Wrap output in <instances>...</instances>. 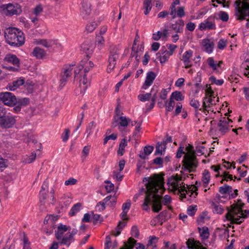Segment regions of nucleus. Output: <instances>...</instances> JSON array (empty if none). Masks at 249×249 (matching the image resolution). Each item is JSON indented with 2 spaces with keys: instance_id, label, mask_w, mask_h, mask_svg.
Wrapping results in <instances>:
<instances>
[{
  "instance_id": "f257e3e1",
  "label": "nucleus",
  "mask_w": 249,
  "mask_h": 249,
  "mask_svg": "<svg viewBox=\"0 0 249 249\" xmlns=\"http://www.w3.org/2000/svg\"><path fill=\"white\" fill-rule=\"evenodd\" d=\"M148 182L146 184V189L150 192V198L151 203H152V211L158 213L162 209L161 198L158 194V188L162 189L163 187L164 181L162 176L154 175L150 180L148 179Z\"/></svg>"
},
{
  "instance_id": "f03ea898",
  "label": "nucleus",
  "mask_w": 249,
  "mask_h": 249,
  "mask_svg": "<svg viewBox=\"0 0 249 249\" xmlns=\"http://www.w3.org/2000/svg\"><path fill=\"white\" fill-rule=\"evenodd\" d=\"M93 66L92 62L89 61L87 58H85L81 60L79 65L74 69V80L79 81L81 92H84L89 85L90 79L87 77V73Z\"/></svg>"
},
{
  "instance_id": "7ed1b4c3",
  "label": "nucleus",
  "mask_w": 249,
  "mask_h": 249,
  "mask_svg": "<svg viewBox=\"0 0 249 249\" xmlns=\"http://www.w3.org/2000/svg\"><path fill=\"white\" fill-rule=\"evenodd\" d=\"M4 37L6 42L12 46H20L24 43L23 32L17 28H7L4 32Z\"/></svg>"
},
{
  "instance_id": "20e7f679",
  "label": "nucleus",
  "mask_w": 249,
  "mask_h": 249,
  "mask_svg": "<svg viewBox=\"0 0 249 249\" xmlns=\"http://www.w3.org/2000/svg\"><path fill=\"white\" fill-rule=\"evenodd\" d=\"M180 179L178 177H172L169 178L168 180L167 184L169 186V189L173 191H178L181 194L183 197H185V195L190 193V196H192L193 194L195 193L196 197L197 195V193L196 192L197 190V188L195 186H192L190 188H187L185 186V184L182 183V185L180 183Z\"/></svg>"
},
{
  "instance_id": "39448f33",
  "label": "nucleus",
  "mask_w": 249,
  "mask_h": 249,
  "mask_svg": "<svg viewBox=\"0 0 249 249\" xmlns=\"http://www.w3.org/2000/svg\"><path fill=\"white\" fill-rule=\"evenodd\" d=\"M186 150L187 153L185 154L182 160V169L189 173L195 172L198 166V161L193 146L189 145L186 148Z\"/></svg>"
},
{
  "instance_id": "423d86ee",
  "label": "nucleus",
  "mask_w": 249,
  "mask_h": 249,
  "mask_svg": "<svg viewBox=\"0 0 249 249\" xmlns=\"http://www.w3.org/2000/svg\"><path fill=\"white\" fill-rule=\"evenodd\" d=\"M249 0H237L235 1V16L237 20H243L249 18Z\"/></svg>"
},
{
  "instance_id": "0eeeda50",
  "label": "nucleus",
  "mask_w": 249,
  "mask_h": 249,
  "mask_svg": "<svg viewBox=\"0 0 249 249\" xmlns=\"http://www.w3.org/2000/svg\"><path fill=\"white\" fill-rule=\"evenodd\" d=\"M207 94H210V97L206 96L203 99L202 107L199 109V110L205 113L206 112H209V111H213V109L212 108V107L213 105H215V103L212 98L213 93V91L211 89H207L206 90Z\"/></svg>"
},
{
  "instance_id": "6e6552de",
  "label": "nucleus",
  "mask_w": 249,
  "mask_h": 249,
  "mask_svg": "<svg viewBox=\"0 0 249 249\" xmlns=\"http://www.w3.org/2000/svg\"><path fill=\"white\" fill-rule=\"evenodd\" d=\"M73 65H66L62 69L61 72V78L60 79V86L62 88L68 81V78L72 75V71L73 69Z\"/></svg>"
},
{
  "instance_id": "1a4fd4ad",
  "label": "nucleus",
  "mask_w": 249,
  "mask_h": 249,
  "mask_svg": "<svg viewBox=\"0 0 249 249\" xmlns=\"http://www.w3.org/2000/svg\"><path fill=\"white\" fill-rule=\"evenodd\" d=\"M2 7L6 16L19 15L21 12L20 7L18 3H9L3 5Z\"/></svg>"
},
{
  "instance_id": "9d476101",
  "label": "nucleus",
  "mask_w": 249,
  "mask_h": 249,
  "mask_svg": "<svg viewBox=\"0 0 249 249\" xmlns=\"http://www.w3.org/2000/svg\"><path fill=\"white\" fill-rule=\"evenodd\" d=\"M0 101L4 105L9 106H14L17 102L16 96L12 93L5 92L0 93Z\"/></svg>"
},
{
  "instance_id": "9b49d317",
  "label": "nucleus",
  "mask_w": 249,
  "mask_h": 249,
  "mask_svg": "<svg viewBox=\"0 0 249 249\" xmlns=\"http://www.w3.org/2000/svg\"><path fill=\"white\" fill-rule=\"evenodd\" d=\"M119 56V53L117 50H113L110 52L108 59V65L107 69L108 72H110L114 69Z\"/></svg>"
},
{
  "instance_id": "f8f14e48",
  "label": "nucleus",
  "mask_w": 249,
  "mask_h": 249,
  "mask_svg": "<svg viewBox=\"0 0 249 249\" xmlns=\"http://www.w3.org/2000/svg\"><path fill=\"white\" fill-rule=\"evenodd\" d=\"M198 28L201 31L215 29L216 26L214 23V18L210 17L205 19L203 22L199 24Z\"/></svg>"
},
{
  "instance_id": "ddd939ff",
  "label": "nucleus",
  "mask_w": 249,
  "mask_h": 249,
  "mask_svg": "<svg viewBox=\"0 0 249 249\" xmlns=\"http://www.w3.org/2000/svg\"><path fill=\"white\" fill-rule=\"evenodd\" d=\"M136 246V249H145V246L140 243H137V241L134 239L130 237L127 242L124 243V246L120 249H133L134 246Z\"/></svg>"
},
{
  "instance_id": "4468645a",
  "label": "nucleus",
  "mask_w": 249,
  "mask_h": 249,
  "mask_svg": "<svg viewBox=\"0 0 249 249\" xmlns=\"http://www.w3.org/2000/svg\"><path fill=\"white\" fill-rule=\"evenodd\" d=\"M16 122V120L13 116H4L0 117V125L2 128H10Z\"/></svg>"
},
{
  "instance_id": "2eb2a0df",
  "label": "nucleus",
  "mask_w": 249,
  "mask_h": 249,
  "mask_svg": "<svg viewBox=\"0 0 249 249\" xmlns=\"http://www.w3.org/2000/svg\"><path fill=\"white\" fill-rule=\"evenodd\" d=\"M156 77V74L153 71H149L147 73L145 80L142 86V88L146 89L151 86Z\"/></svg>"
},
{
  "instance_id": "dca6fc26",
  "label": "nucleus",
  "mask_w": 249,
  "mask_h": 249,
  "mask_svg": "<svg viewBox=\"0 0 249 249\" xmlns=\"http://www.w3.org/2000/svg\"><path fill=\"white\" fill-rule=\"evenodd\" d=\"M131 119L125 116L118 117L116 120V123L118 125V129L120 131H123L124 128L126 127L130 123Z\"/></svg>"
},
{
  "instance_id": "f3484780",
  "label": "nucleus",
  "mask_w": 249,
  "mask_h": 249,
  "mask_svg": "<svg viewBox=\"0 0 249 249\" xmlns=\"http://www.w3.org/2000/svg\"><path fill=\"white\" fill-rule=\"evenodd\" d=\"M226 120H228V118H222L218 124V127H219V131L221 135H224L230 130L229 125L227 124Z\"/></svg>"
},
{
  "instance_id": "a211bd4d",
  "label": "nucleus",
  "mask_w": 249,
  "mask_h": 249,
  "mask_svg": "<svg viewBox=\"0 0 249 249\" xmlns=\"http://www.w3.org/2000/svg\"><path fill=\"white\" fill-rule=\"evenodd\" d=\"M202 45L204 48V51L208 53H211L213 52L214 46V44L213 41H211L210 39L205 38L202 40Z\"/></svg>"
},
{
  "instance_id": "6ab92c4d",
  "label": "nucleus",
  "mask_w": 249,
  "mask_h": 249,
  "mask_svg": "<svg viewBox=\"0 0 249 249\" xmlns=\"http://www.w3.org/2000/svg\"><path fill=\"white\" fill-rule=\"evenodd\" d=\"M166 212H161L151 221V224L152 225H156L158 224L161 225L166 221Z\"/></svg>"
},
{
  "instance_id": "aec40b11",
  "label": "nucleus",
  "mask_w": 249,
  "mask_h": 249,
  "mask_svg": "<svg viewBox=\"0 0 249 249\" xmlns=\"http://www.w3.org/2000/svg\"><path fill=\"white\" fill-rule=\"evenodd\" d=\"M193 55V51L191 50H188L184 53L182 55V58L181 60L183 61L184 65H185V68H189L191 67L192 65L190 64V58Z\"/></svg>"
},
{
  "instance_id": "412c9836",
  "label": "nucleus",
  "mask_w": 249,
  "mask_h": 249,
  "mask_svg": "<svg viewBox=\"0 0 249 249\" xmlns=\"http://www.w3.org/2000/svg\"><path fill=\"white\" fill-rule=\"evenodd\" d=\"M68 230H70V227H68L65 225L60 224L57 227V231H56L55 233L56 239L60 240L64 233Z\"/></svg>"
},
{
  "instance_id": "4be33fe9",
  "label": "nucleus",
  "mask_w": 249,
  "mask_h": 249,
  "mask_svg": "<svg viewBox=\"0 0 249 249\" xmlns=\"http://www.w3.org/2000/svg\"><path fill=\"white\" fill-rule=\"evenodd\" d=\"M4 60L8 63H11L14 65L19 67V60L15 54H7L4 58Z\"/></svg>"
},
{
  "instance_id": "5701e85b",
  "label": "nucleus",
  "mask_w": 249,
  "mask_h": 249,
  "mask_svg": "<svg viewBox=\"0 0 249 249\" xmlns=\"http://www.w3.org/2000/svg\"><path fill=\"white\" fill-rule=\"evenodd\" d=\"M231 210H228V212L230 213L233 216L237 215L238 214H240V217L242 218H246L247 216L244 215V213L242 211L243 205H241V207H238L233 205H232Z\"/></svg>"
},
{
  "instance_id": "b1692460",
  "label": "nucleus",
  "mask_w": 249,
  "mask_h": 249,
  "mask_svg": "<svg viewBox=\"0 0 249 249\" xmlns=\"http://www.w3.org/2000/svg\"><path fill=\"white\" fill-rule=\"evenodd\" d=\"M184 22L182 19L177 20L175 23L171 25V28L176 33H179L183 32Z\"/></svg>"
},
{
  "instance_id": "393cba45",
  "label": "nucleus",
  "mask_w": 249,
  "mask_h": 249,
  "mask_svg": "<svg viewBox=\"0 0 249 249\" xmlns=\"http://www.w3.org/2000/svg\"><path fill=\"white\" fill-rule=\"evenodd\" d=\"M82 8H81V15L83 18H86L88 16L91 12L90 4L88 2L83 1L82 2Z\"/></svg>"
},
{
  "instance_id": "a878e982",
  "label": "nucleus",
  "mask_w": 249,
  "mask_h": 249,
  "mask_svg": "<svg viewBox=\"0 0 249 249\" xmlns=\"http://www.w3.org/2000/svg\"><path fill=\"white\" fill-rule=\"evenodd\" d=\"M24 83V80L23 78H20L18 80L13 81L8 84L7 89L11 91H14L22 86Z\"/></svg>"
},
{
  "instance_id": "bb28decb",
  "label": "nucleus",
  "mask_w": 249,
  "mask_h": 249,
  "mask_svg": "<svg viewBox=\"0 0 249 249\" xmlns=\"http://www.w3.org/2000/svg\"><path fill=\"white\" fill-rule=\"evenodd\" d=\"M162 50H160V52L157 53V58L160 61L161 64L165 63L169 59V57L171 55L168 54V51L166 50L163 51L162 55H161V52Z\"/></svg>"
},
{
  "instance_id": "cd10ccee",
  "label": "nucleus",
  "mask_w": 249,
  "mask_h": 249,
  "mask_svg": "<svg viewBox=\"0 0 249 249\" xmlns=\"http://www.w3.org/2000/svg\"><path fill=\"white\" fill-rule=\"evenodd\" d=\"M32 54L36 58L42 59L45 56L46 53L43 49L36 47L34 49Z\"/></svg>"
},
{
  "instance_id": "c85d7f7f",
  "label": "nucleus",
  "mask_w": 249,
  "mask_h": 249,
  "mask_svg": "<svg viewBox=\"0 0 249 249\" xmlns=\"http://www.w3.org/2000/svg\"><path fill=\"white\" fill-rule=\"evenodd\" d=\"M188 248L190 249H200V248H205L200 245L199 242H196L194 239H189L186 242Z\"/></svg>"
},
{
  "instance_id": "c756f323",
  "label": "nucleus",
  "mask_w": 249,
  "mask_h": 249,
  "mask_svg": "<svg viewBox=\"0 0 249 249\" xmlns=\"http://www.w3.org/2000/svg\"><path fill=\"white\" fill-rule=\"evenodd\" d=\"M153 149L154 147L152 146L147 145L145 146L143 152H140L139 157L142 159H145L146 156L150 155L153 151Z\"/></svg>"
},
{
  "instance_id": "7c9ffc66",
  "label": "nucleus",
  "mask_w": 249,
  "mask_h": 249,
  "mask_svg": "<svg viewBox=\"0 0 249 249\" xmlns=\"http://www.w3.org/2000/svg\"><path fill=\"white\" fill-rule=\"evenodd\" d=\"M166 149V142H158L157 143L156 148V151L155 152V154L156 155H162L163 152L165 151V149Z\"/></svg>"
},
{
  "instance_id": "2f4dec72",
  "label": "nucleus",
  "mask_w": 249,
  "mask_h": 249,
  "mask_svg": "<svg viewBox=\"0 0 249 249\" xmlns=\"http://www.w3.org/2000/svg\"><path fill=\"white\" fill-rule=\"evenodd\" d=\"M72 239L73 238L71 237V235H70L68 232L65 235V236L61 237V239L59 240V243L61 245H66L69 247L70 245L71 241Z\"/></svg>"
},
{
  "instance_id": "473e14b6",
  "label": "nucleus",
  "mask_w": 249,
  "mask_h": 249,
  "mask_svg": "<svg viewBox=\"0 0 249 249\" xmlns=\"http://www.w3.org/2000/svg\"><path fill=\"white\" fill-rule=\"evenodd\" d=\"M149 191L148 189L146 192V196L144 199V202L142 205V209L145 211L149 210V204L151 203Z\"/></svg>"
},
{
  "instance_id": "72a5a7b5",
  "label": "nucleus",
  "mask_w": 249,
  "mask_h": 249,
  "mask_svg": "<svg viewBox=\"0 0 249 249\" xmlns=\"http://www.w3.org/2000/svg\"><path fill=\"white\" fill-rule=\"evenodd\" d=\"M225 217L228 220L231 221L233 223L240 224L243 222V221L240 220V218H242V217L240 216L239 217L235 218L229 212L225 215Z\"/></svg>"
},
{
  "instance_id": "f704fd0d",
  "label": "nucleus",
  "mask_w": 249,
  "mask_h": 249,
  "mask_svg": "<svg viewBox=\"0 0 249 249\" xmlns=\"http://www.w3.org/2000/svg\"><path fill=\"white\" fill-rule=\"evenodd\" d=\"M110 197H106L103 201H100L96 206V208L99 211H103L105 209V204H109L108 203Z\"/></svg>"
},
{
  "instance_id": "c9c22d12",
  "label": "nucleus",
  "mask_w": 249,
  "mask_h": 249,
  "mask_svg": "<svg viewBox=\"0 0 249 249\" xmlns=\"http://www.w3.org/2000/svg\"><path fill=\"white\" fill-rule=\"evenodd\" d=\"M170 98L173 100L174 99L178 101H182L184 99V96L182 95L181 92L178 91H175L172 92Z\"/></svg>"
},
{
  "instance_id": "e433bc0d",
  "label": "nucleus",
  "mask_w": 249,
  "mask_h": 249,
  "mask_svg": "<svg viewBox=\"0 0 249 249\" xmlns=\"http://www.w3.org/2000/svg\"><path fill=\"white\" fill-rule=\"evenodd\" d=\"M106 241L105 243V249H109V245L112 246L113 248H116L118 245V243L116 240H115L113 242L111 241L110 236L108 235L106 238Z\"/></svg>"
},
{
  "instance_id": "4c0bfd02",
  "label": "nucleus",
  "mask_w": 249,
  "mask_h": 249,
  "mask_svg": "<svg viewBox=\"0 0 249 249\" xmlns=\"http://www.w3.org/2000/svg\"><path fill=\"white\" fill-rule=\"evenodd\" d=\"M190 105L195 109L196 115L197 117V115L199 114L198 110H199V109L200 108H199L200 105L199 101L197 100L192 99L190 102Z\"/></svg>"
},
{
  "instance_id": "58836bf2",
  "label": "nucleus",
  "mask_w": 249,
  "mask_h": 249,
  "mask_svg": "<svg viewBox=\"0 0 249 249\" xmlns=\"http://www.w3.org/2000/svg\"><path fill=\"white\" fill-rule=\"evenodd\" d=\"M81 48L84 53L86 54L87 57H89V55L93 53V47L87 44H82Z\"/></svg>"
},
{
  "instance_id": "ea45409f",
  "label": "nucleus",
  "mask_w": 249,
  "mask_h": 249,
  "mask_svg": "<svg viewBox=\"0 0 249 249\" xmlns=\"http://www.w3.org/2000/svg\"><path fill=\"white\" fill-rule=\"evenodd\" d=\"M127 145V141L125 139H123L119 144V148L117 151L118 155L122 156L124 154V148Z\"/></svg>"
},
{
  "instance_id": "a19ab883",
  "label": "nucleus",
  "mask_w": 249,
  "mask_h": 249,
  "mask_svg": "<svg viewBox=\"0 0 249 249\" xmlns=\"http://www.w3.org/2000/svg\"><path fill=\"white\" fill-rule=\"evenodd\" d=\"M200 235L202 239H206L209 236V232L208 228L207 227H203L202 229L198 228Z\"/></svg>"
},
{
  "instance_id": "79ce46f5",
  "label": "nucleus",
  "mask_w": 249,
  "mask_h": 249,
  "mask_svg": "<svg viewBox=\"0 0 249 249\" xmlns=\"http://www.w3.org/2000/svg\"><path fill=\"white\" fill-rule=\"evenodd\" d=\"M175 104V101L170 97L169 101H166L165 103L166 110L168 112L171 111L174 107Z\"/></svg>"
},
{
  "instance_id": "37998d69",
  "label": "nucleus",
  "mask_w": 249,
  "mask_h": 249,
  "mask_svg": "<svg viewBox=\"0 0 249 249\" xmlns=\"http://www.w3.org/2000/svg\"><path fill=\"white\" fill-rule=\"evenodd\" d=\"M215 17L224 22H226L229 19V15L228 13L224 11H220L215 15Z\"/></svg>"
},
{
  "instance_id": "c03bdc74",
  "label": "nucleus",
  "mask_w": 249,
  "mask_h": 249,
  "mask_svg": "<svg viewBox=\"0 0 249 249\" xmlns=\"http://www.w3.org/2000/svg\"><path fill=\"white\" fill-rule=\"evenodd\" d=\"M232 188L231 186L228 185H224L219 189V192L222 194H230L232 192Z\"/></svg>"
},
{
  "instance_id": "a18cd8bd",
  "label": "nucleus",
  "mask_w": 249,
  "mask_h": 249,
  "mask_svg": "<svg viewBox=\"0 0 249 249\" xmlns=\"http://www.w3.org/2000/svg\"><path fill=\"white\" fill-rule=\"evenodd\" d=\"M152 8L151 0H144L143 2V8L145 9L144 13L147 15Z\"/></svg>"
},
{
  "instance_id": "49530a36",
  "label": "nucleus",
  "mask_w": 249,
  "mask_h": 249,
  "mask_svg": "<svg viewBox=\"0 0 249 249\" xmlns=\"http://www.w3.org/2000/svg\"><path fill=\"white\" fill-rule=\"evenodd\" d=\"M95 128V124L93 121L89 124L86 130V133L87 134V137H88L92 133L93 130Z\"/></svg>"
},
{
  "instance_id": "de8ad7c7",
  "label": "nucleus",
  "mask_w": 249,
  "mask_h": 249,
  "mask_svg": "<svg viewBox=\"0 0 249 249\" xmlns=\"http://www.w3.org/2000/svg\"><path fill=\"white\" fill-rule=\"evenodd\" d=\"M81 207V204L80 203H77L74 205L70 211V215L71 216L74 215L75 213L80 211Z\"/></svg>"
},
{
  "instance_id": "09e8293b",
  "label": "nucleus",
  "mask_w": 249,
  "mask_h": 249,
  "mask_svg": "<svg viewBox=\"0 0 249 249\" xmlns=\"http://www.w3.org/2000/svg\"><path fill=\"white\" fill-rule=\"evenodd\" d=\"M213 211L214 213H216L221 214L223 212V209L220 205H217L214 203H213L212 204Z\"/></svg>"
},
{
  "instance_id": "8fccbe9b",
  "label": "nucleus",
  "mask_w": 249,
  "mask_h": 249,
  "mask_svg": "<svg viewBox=\"0 0 249 249\" xmlns=\"http://www.w3.org/2000/svg\"><path fill=\"white\" fill-rule=\"evenodd\" d=\"M210 175L208 170H205L203 173L202 180L204 184H208L210 181Z\"/></svg>"
},
{
  "instance_id": "3c124183",
  "label": "nucleus",
  "mask_w": 249,
  "mask_h": 249,
  "mask_svg": "<svg viewBox=\"0 0 249 249\" xmlns=\"http://www.w3.org/2000/svg\"><path fill=\"white\" fill-rule=\"evenodd\" d=\"M23 249H31L30 247V243L28 240V239L25 234L23 233Z\"/></svg>"
},
{
  "instance_id": "603ef678",
  "label": "nucleus",
  "mask_w": 249,
  "mask_h": 249,
  "mask_svg": "<svg viewBox=\"0 0 249 249\" xmlns=\"http://www.w3.org/2000/svg\"><path fill=\"white\" fill-rule=\"evenodd\" d=\"M209 80L211 82L212 84H215L218 86H221L224 83V80L223 79H218L217 80L213 76H211L209 78Z\"/></svg>"
},
{
  "instance_id": "864d4df0",
  "label": "nucleus",
  "mask_w": 249,
  "mask_h": 249,
  "mask_svg": "<svg viewBox=\"0 0 249 249\" xmlns=\"http://www.w3.org/2000/svg\"><path fill=\"white\" fill-rule=\"evenodd\" d=\"M29 102V100L27 98H20L18 100L17 99V102L16 104H18L21 107L22 106H25L27 105Z\"/></svg>"
},
{
  "instance_id": "5fc2aeb1",
  "label": "nucleus",
  "mask_w": 249,
  "mask_h": 249,
  "mask_svg": "<svg viewBox=\"0 0 249 249\" xmlns=\"http://www.w3.org/2000/svg\"><path fill=\"white\" fill-rule=\"evenodd\" d=\"M7 166V160L0 156V172L3 171Z\"/></svg>"
},
{
  "instance_id": "6e6d98bb",
  "label": "nucleus",
  "mask_w": 249,
  "mask_h": 249,
  "mask_svg": "<svg viewBox=\"0 0 249 249\" xmlns=\"http://www.w3.org/2000/svg\"><path fill=\"white\" fill-rule=\"evenodd\" d=\"M151 96V93H146V94H140L138 96L139 99L142 101L145 102L148 101Z\"/></svg>"
},
{
  "instance_id": "4d7b16f0",
  "label": "nucleus",
  "mask_w": 249,
  "mask_h": 249,
  "mask_svg": "<svg viewBox=\"0 0 249 249\" xmlns=\"http://www.w3.org/2000/svg\"><path fill=\"white\" fill-rule=\"evenodd\" d=\"M207 62L208 65L213 70H215L217 68V64L214 60L213 57H209L207 59Z\"/></svg>"
},
{
  "instance_id": "13d9d810",
  "label": "nucleus",
  "mask_w": 249,
  "mask_h": 249,
  "mask_svg": "<svg viewBox=\"0 0 249 249\" xmlns=\"http://www.w3.org/2000/svg\"><path fill=\"white\" fill-rule=\"evenodd\" d=\"M155 90V92L154 93V94H153V95L152 97V99H151V101L152 102V105H153V104H155V102H156V99H157V94L158 93V86H156V85H154L153 88H152L151 90V92L150 93H152L153 91L154 90Z\"/></svg>"
},
{
  "instance_id": "bf43d9fd",
  "label": "nucleus",
  "mask_w": 249,
  "mask_h": 249,
  "mask_svg": "<svg viewBox=\"0 0 249 249\" xmlns=\"http://www.w3.org/2000/svg\"><path fill=\"white\" fill-rule=\"evenodd\" d=\"M227 41L224 39H220L217 44V48L220 50H223L227 45Z\"/></svg>"
},
{
  "instance_id": "052dcab7",
  "label": "nucleus",
  "mask_w": 249,
  "mask_h": 249,
  "mask_svg": "<svg viewBox=\"0 0 249 249\" xmlns=\"http://www.w3.org/2000/svg\"><path fill=\"white\" fill-rule=\"evenodd\" d=\"M37 43L40 44L46 48H50L52 46V41H48L45 39L39 40V41H38Z\"/></svg>"
},
{
  "instance_id": "680f3d73",
  "label": "nucleus",
  "mask_w": 249,
  "mask_h": 249,
  "mask_svg": "<svg viewBox=\"0 0 249 249\" xmlns=\"http://www.w3.org/2000/svg\"><path fill=\"white\" fill-rule=\"evenodd\" d=\"M197 210L196 206H190L187 209V213L191 216H193Z\"/></svg>"
},
{
  "instance_id": "e2e57ef3",
  "label": "nucleus",
  "mask_w": 249,
  "mask_h": 249,
  "mask_svg": "<svg viewBox=\"0 0 249 249\" xmlns=\"http://www.w3.org/2000/svg\"><path fill=\"white\" fill-rule=\"evenodd\" d=\"M167 89H163L161 90V91L160 93V98L161 99L165 100L166 99L168 92L170 90V89L169 88L168 90Z\"/></svg>"
},
{
  "instance_id": "0e129e2a",
  "label": "nucleus",
  "mask_w": 249,
  "mask_h": 249,
  "mask_svg": "<svg viewBox=\"0 0 249 249\" xmlns=\"http://www.w3.org/2000/svg\"><path fill=\"white\" fill-rule=\"evenodd\" d=\"M96 23H95L94 22H92L87 24L86 28V30L88 32L90 33L94 30V29L96 28Z\"/></svg>"
},
{
  "instance_id": "69168bd1",
  "label": "nucleus",
  "mask_w": 249,
  "mask_h": 249,
  "mask_svg": "<svg viewBox=\"0 0 249 249\" xmlns=\"http://www.w3.org/2000/svg\"><path fill=\"white\" fill-rule=\"evenodd\" d=\"M43 11V8L41 6L38 5L36 6L33 12V14L36 17H38Z\"/></svg>"
},
{
  "instance_id": "338daca9",
  "label": "nucleus",
  "mask_w": 249,
  "mask_h": 249,
  "mask_svg": "<svg viewBox=\"0 0 249 249\" xmlns=\"http://www.w3.org/2000/svg\"><path fill=\"white\" fill-rule=\"evenodd\" d=\"M184 8L182 6L179 7L177 10V16L178 17L181 18L185 16Z\"/></svg>"
},
{
  "instance_id": "774afa93",
  "label": "nucleus",
  "mask_w": 249,
  "mask_h": 249,
  "mask_svg": "<svg viewBox=\"0 0 249 249\" xmlns=\"http://www.w3.org/2000/svg\"><path fill=\"white\" fill-rule=\"evenodd\" d=\"M131 204V201L129 199L127 200L126 202L123 204L122 210L128 212L130 208Z\"/></svg>"
}]
</instances>
